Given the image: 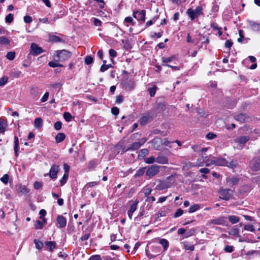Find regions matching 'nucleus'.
Masks as SVG:
<instances>
[{
    "label": "nucleus",
    "instance_id": "f257e3e1",
    "mask_svg": "<svg viewBox=\"0 0 260 260\" xmlns=\"http://www.w3.org/2000/svg\"><path fill=\"white\" fill-rule=\"evenodd\" d=\"M56 55L54 57V60L56 61L62 62L68 59L71 55V53L66 50L56 51Z\"/></svg>",
    "mask_w": 260,
    "mask_h": 260
},
{
    "label": "nucleus",
    "instance_id": "f03ea898",
    "mask_svg": "<svg viewBox=\"0 0 260 260\" xmlns=\"http://www.w3.org/2000/svg\"><path fill=\"white\" fill-rule=\"evenodd\" d=\"M175 180L174 176L171 175L167 177L165 180L161 181L160 184L157 186L159 189H164L168 188H170L174 185Z\"/></svg>",
    "mask_w": 260,
    "mask_h": 260
},
{
    "label": "nucleus",
    "instance_id": "7ed1b4c3",
    "mask_svg": "<svg viewBox=\"0 0 260 260\" xmlns=\"http://www.w3.org/2000/svg\"><path fill=\"white\" fill-rule=\"evenodd\" d=\"M203 8L201 6H199L196 7L195 10L188 9L186 13L190 18L191 20H193L195 18H198L202 13Z\"/></svg>",
    "mask_w": 260,
    "mask_h": 260
},
{
    "label": "nucleus",
    "instance_id": "20e7f679",
    "mask_svg": "<svg viewBox=\"0 0 260 260\" xmlns=\"http://www.w3.org/2000/svg\"><path fill=\"white\" fill-rule=\"evenodd\" d=\"M161 167V166L156 165L148 167L146 172V175L148 176L149 178H152L159 172Z\"/></svg>",
    "mask_w": 260,
    "mask_h": 260
},
{
    "label": "nucleus",
    "instance_id": "39448f33",
    "mask_svg": "<svg viewBox=\"0 0 260 260\" xmlns=\"http://www.w3.org/2000/svg\"><path fill=\"white\" fill-rule=\"evenodd\" d=\"M226 160L224 158L218 157V158H214L213 160H212L210 162H208L207 160H206V166H210L211 165H215V166H224L226 165Z\"/></svg>",
    "mask_w": 260,
    "mask_h": 260
},
{
    "label": "nucleus",
    "instance_id": "423d86ee",
    "mask_svg": "<svg viewBox=\"0 0 260 260\" xmlns=\"http://www.w3.org/2000/svg\"><path fill=\"white\" fill-rule=\"evenodd\" d=\"M232 190L230 189H221L219 191V198L225 200H229L232 195Z\"/></svg>",
    "mask_w": 260,
    "mask_h": 260
},
{
    "label": "nucleus",
    "instance_id": "0eeeda50",
    "mask_svg": "<svg viewBox=\"0 0 260 260\" xmlns=\"http://www.w3.org/2000/svg\"><path fill=\"white\" fill-rule=\"evenodd\" d=\"M59 171V166L56 164H53L50 170L48 173L45 174V176L49 175L50 177L52 179H55L57 178V174Z\"/></svg>",
    "mask_w": 260,
    "mask_h": 260
},
{
    "label": "nucleus",
    "instance_id": "6e6552de",
    "mask_svg": "<svg viewBox=\"0 0 260 260\" xmlns=\"http://www.w3.org/2000/svg\"><path fill=\"white\" fill-rule=\"evenodd\" d=\"M210 224H216V225H226L227 221L226 217L224 216H220L217 218L211 220L209 221Z\"/></svg>",
    "mask_w": 260,
    "mask_h": 260
},
{
    "label": "nucleus",
    "instance_id": "1a4fd4ad",
    "mask_svg": "<svg viewBox=\"0 0 260 260\" xmlns=\"http://www.w3.org/2000/svg\"><path fill=\"white\" fill-rule=\"evenodd\" d=\"M30 53L33 55H38L43 52L42 48L35 43H32L30 46Z\"/></svg>",
    "mask_w": 260,
    "mask_h": 260
},
{
    "label": "nucleus",
    "instance_id": "9d476101",
    "mask_svg": "<svg viewBox=\"0 0 260 260\" xmlns=\"http://www.w3.org/2000/svg\"><path fill=\"white\" fill-rule=\"evenodd\" d=\"M249 139V136H241L235 138L234 141L235 143L238 144L240 146L242 147Z\"/></svg>",
    "mask_w": 260,
    "mask_h": 260
},
{
    "label": "nucleus",
    "instance_id": "9b49d317",
    "mask_svg": "<svg viewBox=\"0 0 260 260\" xmlns=\"http://www.w3.org/2000/svg\"><path fill=\"white\" fill-rule=\"evenodd\" d=\"M250 167L253 171H257L260 170V159H252L250 162Z\"/></svg>",
    "mask_w": 260,
    "mask_h": 260
},
{
    "label": "nucleus",
    "instance_id": "f8f14e48",
    "mask_svg": "<svg viewBox=\"0 0 260 260\" xmlns=\"http://www.w3.org/2000/svg\"><path fill=\"white\" fill-rule=\"evenodd\" d=\"M16 189L18 193L20 194V195H26L27 194L30 189L27 188L24 185H22L21 184H18L16 186Z\"/></svg>",
    "mask_w": 260,
    "mask_h": 260
},
{
    "label": "nucleus",
    "instance_id": "ddd939ff",
    "mask_svg": "<svg viewBox=\"0 0 260 260\" xmlns=\"http://www.w3.org/2000/svg\"><path fill=\"white\" fill-rule=\"evenodd\" d=\"M145 11H135L133 12V17L138 20L145 21Z\"/></svg>",
    "mask_w": 260,
    "mask_h": 260
},
{
    "label": "nucleus",
    "instance_id": "4468645a",
    "mask_svg": "<svg viewBox=\"0 0 260 260\" xmlns=\"http://www.w3.org/2000/svg\"><path fill=\"white\" fill-rule=\"evenodd\" d=\"M152 251L156 254L155 255L152 254L149 252L148 249L146 248L145 251L146 255L149 258H153L155 257L156 255L159 254L160 252V248L158 246H154L152 247Z\"/></svg>",
    "mask_w": 260,
    "mask_h": 260
},
{
    "label": "nucleus",
    "instance_id": "2eb2a0df",
    "mask_svg": "<svg viewBox=\"0 0 260 260\" xmlns=\"http://www.w3.org/2000/svg\"><path fill=\"white\" fill-rule=\"evenodd\" d=\"M152 119V117L150 115V114H147L140 118L139 122L141 125H144L150 122Z\"/></svg>",
    "mask_w": 260,
    "mask_h": 260
},
{
    "label": "nucleus",
    "instance_id": "dca6fc26",
    "mask_svg": "<svg viewBox=\"0 0 260 260\" xmlns=\"http://www.w3.org/2000/svg\"><path fill=\"white\" fill-rule=\"evenodd\" d=\"M56 220L59 224L58 227L59 228H63L66 226L67 224V220L62 215H58Z\"/></svg>",
    "mask_w": 260,
    "mask_h": 260
},
{
    "label": "nucleus",
    "instance_id": "f3484780",
    "mask_svg": "<svg viewBox=\"0 0 260 260\" xmlns=\"http://www.w3.org/2000/svg\"><path fill=\"white\" fill-rule=\"evenodd\" d=\"M124 86L126 89L131 91L134 88L135 84L133 81L130 80L124 82Z\"/></svg>",
    "mask_w": 260,
    "mask_h": 260
},
{
    "label": "nucleus",
    "instance_id": "a211bd4d",
    "mask_svg": "<svg viewBox=\"0 0 260 260\" xmlns=\"http://www.w3.org/2000/svg\"><path fill=\"white\" fill-rule=\"evenodd\" d=\"M234 117H235V119L237 121H239L241 123H243V122H245L246 119L247 118L245 114H242V113H240V114L235 115Z\"/></svg>",
    "mask_w": 260,
    "mask_h": 260
},
{
    "label": "nucleus",
    "instance_id": "6ab92c4d",
    "mask_svg": "<svg viewBox=\"0 0 260 260\" xmlns=\"http://www.w3.org/2000/svg\"><path fill=\"white\" fill-rule=\"evenodd\" d=\"M226 182L229 183L230 186H233L237 184L239 182V179L237 177H228L226 178Z\"/></svg>",
    "mask_w": 260,
    "mask_h": 260
},
{
    "label": "nucleus",
    "instance_id": "aec40b11",
    "mask_svg": "<svg viewBox=\"0 0 260 260\" xmlns=\"http://www.w3.org/2000/svg\"><path fill=\"white\" fill-rule=\"evenodd\" d=\"M156 162L160 164H167L168 163V159L165 156H158L156 158Z\"/></svg>",
    "mask_w": 260,
    "mask_h": 260
},
{
    "label": "nucleus",
    "instance_id": "412c9836",
    "mask_svg": "<svg viewBox=\"0 0 260 260\" xmlns=\"http://www.w3.org/2000/svg\"><path fill=\"white\" fill-rule=\"evenodd\" d=\"M45 244L47 249L50 251H53L56 247V243L54 241H47L45 242Z\"/></svg>",
    "mask_w": 260,
    "mask_h": 260
},
{
    "label": "nucleus",
    "instance_id": "4be33fe9",
    "mask_svg": "<svg viewBox=\"0 0 260 260\" xmlns=\"http://www.w3.org/2000/svg\"><path fill=\"white\" fill-rule=\"evenodd\" d=\"M152 144L155 150H158L160 147L161 140L158 138L154 139L152 141Z\"/></svg>",
    "mask_w": 260,
    "mask_h": 260
},
{
    "label": "nucleus",
    "instance_id": "5701e85b",
    "mask_svg": "<svg viewBox=\"0 0 260 260\" xmlns=\"http://www.w3.org/2000/svg\"><path fill=\"white\" fill-rule=\"evenodd\" d=\"M15 154L16 156H18V151L19 150V140L17 136L14 137V147Z\"/></svg>",
    "mask_w": 260,
    "mask_h": 260
},
{
    "label": "nucleus",
    "instance_id": "b1692460",
    "mask_svg": "<svg viewBox=\"0 0 260 260\" xmlns=\"http://www.w3.org/2000/svg\"><path fill=\"white\" fill-rule=\"evenodd\" d=\"M34 125L36 128H40L43 126V120L41 118L39 117L35 119Z\"/></svg>",
    "mask_w": 260,
    "mask_h": 260
},
{
    "label": "nucleus",
    "instance_id": "393cba45",
    "mask_svg": "<svg viewBox=\"0 0 260 260\" xmlns=\"http://www.w3.org/2000/svg\"><path fill=\"white\" fill-rule=\"evenodd\" d=\"M21 75V72L16 69H13L10 73V76L12 78H18Z\"/></svg>",
    "mask_w": 260,
    "mask_h": 260
},
{
    "label": "nucleus",
    "instance_id": "a878e982",
    "mask_svg": "<svg viewBox=\"0 0 260 260\" xmlns=\"http://www.w3.org/2000/svg\"><path fill=\"white\" fill-rule=\"evenodd\" d=\"M228 219L232 224L238 223L240 220V218L235 215H230L228 217Z\"/></svg>",
    "mask_w": 260,
    "mask_h": 260
},
{
    "label": "nucleus",
    "instance_id": "bb28decb",
    "mask_svg": "<svg viewBox=\"0 0 260 260\" xmlns=\"http://www.w3.org/2000/svg\"><path fill=\"white\" fill-rule=\"evenodd\" d=\"M250 26L251 29L253 31H258L260 29V24L254 22H250Z\"/></svg>",
    "mask_w": 260,
    "mask_h": 260
},
{
    "label": "nucleus",
    "instance_id": "cd10ccee",
    "mask_svg": "<svg viewBox=\"0 0 260 260\" xmlns=\"http://www.w3.org/2000/svg\"><path fill=\"white\" fill-rule=\"evenodd\" d=\"M200 208H201L200 205H199V204L193 205L189 207V210H188V212L190 213H193V212L198 211V210H199Z\"/></svg>",
    "mask_w": 260,
    "mask_h": 260
},
{
    "label": "nucleus",
    "instance_id": "c85d7f7f",
    "mask_svg": "<svg viewBox=\"0 0 260 260\" xmlns=\"http://www.w3.org/2000/svg\"><path fill=\"white\" fill-rule=\"evenodd\" d=\"M65 135L63 133H58L55 137L56 143H60L63 141L65 139Z\"/></svg>",
    "mask_w": 260,
    "mask_h": 260
},
{
    "label": "nucleus",
    "instance_id": "c756f323",
    "mask_svg": "<svg viewBox=\"0 0 260 260\" xmlns=\"http://www.w3.org/2000/svg\"><path fill=\"white\" fill-rule=\"evenodd\" d=\"M159 243L162 246L164 251L167 250L169 246V242L165 239H161L159 240Z\"/></svg>",
    "mask_w": 260,
    "mask_h": 260
},
{
    "label": "nucleus",
    "instance_id": "7c9ffc66",
    "mask_svg": "<svg viewBox=\"0 0 260 260\" xmlns=\"http://www.w3.org/2000/svg\"><path fill=\"white\" fill-rule=\"evenodd\" d=\"M175 59V56H172L169 57H162L161 58V60H162V62L164 63V64H167L166 63H167L168 62H170L171 61H173Z\"/></svg>",
    "mask_w": 260,
    "mask_h": 260
},
{
    "label": "nucleus",
    "instance_id": "2f4dec72",
    "mask_svg": "<svg viewBox=\"0 0 260 260\" xmlns=\"http://www.w3.org/2000/svg\"><path fill=\"white\" fill-rule=\"evenodd\" d=\"M49 39L50 41L53 42H60L62 41V40L59 38V37L55 35H51L49 36Z\"/></svg>",
    "mask_w": 260,
    "mask_h": 260
},
{
    "label": "nucleus",
    "instance_id": "473e14b6",
    "mask_svg": "<svg viewBox=\"0 0 260 260\" xmlns=\"http://www.w3.org/2000/svg\"><path fill=\"white\" fill-rule=\"evenodd\" d=\"M229 234L230 235L238 236L239 235V230L236 228V226H234L229 231Z\"/></svg>",
    "mask_w": 260,
    "mask_h": 260
},
{
    "label": "nucleus",
    "instance_id": "72a5a7b5",
    "mask_svg": "<svg viewBox=\"0 0 260 260\" xmlns=\"http://www.w3.org/2000/svg\"><path fill=\"white\" fill-rule=\"evenodd\" d=\"M142 145V143H141L139 142H136L133 143L131 147L128 149L129 150H135L139 148L141 145Z\"/></svg>",
    "mask_w": 260,
    "mask_h": 260
},
{
    "label": "nucleus",
    "instance_id": "f704fd0d",
    "mask_svg": "<svg viewBox=\"0 0 260 260\" xmlns=\"http://www.w3.org/2000/svg\"><path fill=\"white\" fill-rule=\"evenodd\" d=\"M6 126L5 121L0 119V133H4L5 132Z\"/></svg>",
    "mask_w": 260,
    "mask_h": 260
},
{
    "label": "nucleus",
    "instance_id": "c9c22d12",
    "mask_svg": "<svg viewBox=\"0 0 260 260\" xmlns=\"http://www.w3.org/2000/svg\"><path fill=\"white\" fill-rule=\"evenodd\" d=\"M183 246L186 250L190 251L194 250V246L192 244H189L188 242H185L183 243Z\"/></svg>",
    "mask_w": 260,
    "mask_h": 260
},
{
    "label": "nucleus",
    "instance_id": "e433bc0d",
    "mask_svg": "<svg viewBox=\"0 0 260 260\" xmlns=\"http://www.w3.org/2000/svg\"><path fill=\"white\" fill-rule=\"evenodd\" d=\"M145 167L141 168L139 169L135 175V177H140L142 176L145 172Z\"/></svg>",
    "mask_w": 260,
    "mask_h": 260
},
{
    "label": "nucleus",
    "instance_id": "4c0bfd02",
    "mask_svg": "<svg viewBox=\"0 0 260 260\" xmlns=\"http://www.w3.org/2000/svg\"><path fill=\"white\" fill-rule=\"evenodd\" d=\"M0 44L2 45H8L10 44V41L5 36L0 37Z\"/></svg>",
    "mask_w": 260,
    "mask_h": 260
},
{
    "label": "nucleus",
    "instance_id": "58836bf2",
    "mask_svg": "<svg viewBox=\"0 0 260 260\" xmlns=\"http://www.w3.org/2000/svg\"><path fill=\"white\" fill-rule=\"evenodd\" d=\"M34 243L35 244L36 248L38 249H41L43 247V243L38 239H35L34 240Z\"/></svg>",
    "mask_w": 260,
    "mask_h": 260
},
{
    "label": "nucleus",
    "instance_id": "ea45409f",
    "mask_svg": "<svg viewBox=\"0 0 260 260\" xmlns=\"http://www.w3.org/2000/svg\"><path fill=\"white\" fill-rule=\"evenodd\" d=\"M39 214L40 215V219L41 220H43V221L44 222V223H46V220L45 218H44V216L46 214V210H45L44 209H41L39 212Z\"/></svg>",
    "mask_w": 260,
    "mask_h": 260
},
{
    "label": "nucleus",
    "instance_id": "a19ab883",
    "mask_svg": "<svg viewBox=\"0 0 260 260\" xmlns=\"http://www.w3.org/2000/svg\"><path fill=\"white\" fill-rule=\"evenodd\" d=\"M144 161L147 164H151L156 162V158L154 156H151L149 158H145Z\"/></svg>",
    "mask_w": 260,
    "mask_h": 260
},
{
    "label": "nucleus",
    "instance_id": "79ce46f5",
    "mask_svg": "<svg viewBox=\"0 0 260 260\" xmlns=\"http://www.w3.org/2000/svg\"><path fill=\"white\" fill-rule=\"evenodd\" d=\"M43 224L45 223L43 221V220H42V221L37 220L35 224V228L36 229H42L43 228Z\"/></svg>",
    "mask_w": 260,
    "mask_h": 260
},
{
    "label": "nucleus",
    "instance_id": "37998d69",
    "mask_svg": "<svg viewBox=\"0 0 260 260\" xmlns=\"http://www.w3.org/2000/svg\"><path fill=\"white\" fill-rule=\"evenodd\" d=\"M138 201H136V202L134 204H132L131 206V208L128 211H129L131 213H134L137 208V205L138 204Z\"/></svg>",
    "mask_w": 260,
    "mask_h": 260
},
{
    "label": "nucleus",
    "instance_id": "c03bdc74",
    "mask_svg": "<svg viewBox=\"0 0 260 260\" xmlns=\"http://www.w3.org/2000/svg\"><path fill=\"white\" fill-rule=\"evenodd\" d=\"M13 15L11 13H10L6 16L5 18V20L7 23H11L13 21Z\"/></svg>",
    "mask_w": 260,
    "mask_h": 260
},
{
    "label": "nucleus",
    "instance_id": "a18cd8bd",
    "mask_svg": "<svg viewBox=\"0 0 260 260\" xmlns=\"http://www.w3.org/2000/svg\"><path fill=\"white\" fill-rule=\"evenodd\" d=\"M8 81V77L7 76H3L0 79V86L5 85Z\"/></svg>",
    "mask_w": 260,
    "mask_h": 260
},
{
    "label": "nucleus",
    "instance_id": "49530a36",
    "mask_svg": "<svg viewBox=\"0 0 260 260\" xmlns=\"http://www.w3.org/2000/svg\"><path fill=\"white\" fill-rule=\"evenodd\" d=\"M244 230L245 231H250L252 232H254L255 231L254 227L250 224H246L244 226Z\"/></svg>",
    "mask_w": 260,
    "mask_h": 260
},
{
    "label": "nucleus",
    "instance_id": "de8ad7c7",
    "mask_svg": "<svg viewBox=\"0 0 260 260\" xmlns=\"http://www.w3.org/2000/svg\"><path fill=\"white\" fill-rule=\"evenodd\" d=\"M237 162L235 161L232 160L231 162H228L226 161V165H225V166H227L231 168H234L237 166Z\"/></svg>",
    "mask_w": 260,
    "mask_h": 260
},
{
    "label": "nucleus",
    "instance_id": "09e8293b",
    "mask_svg": "<svg viewBox=\"0 0 260 260\" xmlns=\"http://www.w3.org/2000/svg\"><path fill=\"white\" fill-rule=\"evenodd\" d=\"M63 117L68 122L71 121L72 119V116L69 112H64L63 114Z\"/></svg>",
    "mask_w": 260,
    "mask_h": 260
},
{
    "label": "nucleus",
    "instance_id": "8fccbe9b",
    "mask_svg": "<svg viewBox=\"0 0 260 260\" xmlns=\"http://www.w3.org/2000/svg\"><path fill=\"white\" fill-rule=\"evenodd\" d=\"M6 57L8 59L12 60L15 57V53L14 52H9L7 53Z\"/></svg>",
    "mask_w": 260,
    "mask_h": 260
},
{
    "label": "nucleus",
    "instance_id": "3c124183",
    "mask_svg": "<svg viewBox=\"0 0 260 260\" xmlns=\"http://www.w3.org/2000/svg\"><path fill=\"white\" fill-rule=\"evenodd\" d=\"M68 177V174H64L60 180V185L61 186L63 185L67 182V179Z\"/></svg>",
    "mask_w": 260,
    "mask_h": 260
},
{
    "label": "nucleus",
    "instance_id": "603ef678",
    "mask_svg": "<svg viewBox=\"0 0 260 260\" xmlns=\"http://www.w3.org/2000/svg\"><path fill=\"white\" fill-rule=\"evenodd\" d=\"M239 35L240 36V37L238 39L237 41L239 43H241L242 42L243 39H244V31L241 29L239 30Z\"/></svg>",
    "mask_w": 260,
    "mask_h": 260
},
{
    "label": "nucleus",
    "instance_id": "864d4df0",
    "mask_svg": "<svg viewBox=\"0 0 260 260\" xmlns=\"http://www.w3.org/2000/svg\"><path fill=\"white\" fill-rule=\"evenodd\" d=\"M93 58L91 56H87L85 58V63L89 65L93 62Z\"/></svg>",
    "mask_w": 260,
    "mask_h": 260
},
{
    "label": "nucleus",
    "instance_id": "5fc2aeb1",
    "mask_svg": "<svg viewBox=\"0 0 260 260\" xmlns=\"http://www.w3.org/2000/svg\"><path fill=\"white\" fill-rule=\"evenodd\" d=\"M9 176L8 174H5L3 177L1 178V180L4 184H6L8 182Z\"/></svg>",
    "mask_w": 260,
    "mask_h": 260
},
{
    "label": "nucleus",
    "instance_id": "6e6d98bb",
    "mask_svg": "<svg viewBox=\"0 0 260 260\" xmlns=\"http://www.w3.org/2000/svg\"><path fill=\"white\" fill-rule=\"evenodd\" d=\"M123 101V96L121 95H119L116 97V103L117 104H121Z\"/></svg>",
    "mask_w": 260,
    "mask_h": 260
},
{
    "label": "nucleus",
    "instance_id": "4d7b16f0",
    "mask_svg": "<svg viewBox=\"0 0 260 260\" xmlns=\"http://www.w3.org/2000/svg\"><path fill=\"white\" fill-rule=\"evenodd\" d=\"M183 213V211L181 209L179 208L177 210L176 212L174 214V217L177 218V217H178L181 216Z\"/></svg>",
    "mask_w": 260,
    "mask_h": 260
},
{
    "label": "nucleus",
    "instance_id": "13d9d810",
    "mask_svg": "<svg viewBox=\"0 0 260 260\" xmlns=\"http://www.w3.org/2000/svg\"><path fill=\"white\" fill-rule=\"evenodd\" d=\"M156 88L157 87L155 86H154L153 87L148 89V91L151 96H153L154 95Z\"/></svg>",
    "mask_w": 260,
    "mask_h": 260
},
{
    "label": "nucleus",
    "instance_id": "bf43d9fd",
    "mask_svg": "<svg viewBox=\"0 0 260 260\" xmlns=\"http://www.w3.org/2000/svg\"><path fill=\"white\" fill-rule=\"evenodd\" d=\"M224 250L226 252L231 253L234 251V247L231 245H226L224 247Z\"/></svg>",
    "mask_w": 260,
    "mask_h": 260
},
{
    "label": "nucleus",
    "instance_id": "052dcab7",
    "mask_svg": "<svg viewBox=\"0 0 260 260\" xmlns=\"http://www.w3.org/2000/svg\"><path fill=\"white\" fill-rule=\"evenodd\" d=\"M62 123L60 121H57L54 123V127L56 130H60L61 128Z\"/></svg>",
    "mask_w": 260,
    "mask_h": 260
},
{
    "label": "nucleus",
    "instance_id": "680f3d73",
    "mask_svg": "<svg viewBox=\"0 0 260 260\" xmlns=\"http://www.w3.org/2000/svg\"><path fill=\"white\" fill-rule=\"evenodd\" d=\"M124 23H131L133 25H134L133 19L132 17H127L124 19Z\"/></svg>",
    "mask_w": 260,
    "mask_h": 260
},
{
    "label": "nucleus",
    "instance_id": "e2e57ef3",
    "mask_svg": "<svg viewBox=\"0 0 260 260\" xmlns=\"http://www.w3.org/2000/svg\"><path fill=\"white\" fill-rule=\"evenodd\" d=\"M143 192L144 193V195L145 197H148V196L151 193L152 191V189L150 188H147L145 189H144Z\"/></svg>",
    "mask_w": 260,
    "mask_h": 260
},
{
    "label": "nucleus",
    "instance_id": "0e129e2a",
    "mask_svg": "<svg viewBox=\"0 0 260 260\" xmlns=\"http://www.w3.org/2000/svg\"><path fill=\"white\" fill-rule=\"evenodd\" d=\"M111 112L114 115H117L119 114V110L117 107H114L111 109Z\"/></svg>",
    "mask_w": 260,
    "mask_h": 260
},
{
    "label": "nucleus",
    "instance_id": "69168bd1",
    "mask_svg": "<svg viewBox=\"0 0 260 260\" xmlns=\"http://www.w3.org/2000/svg\"><path fill=\"white\" fill-rule=\"evenodd\" d=\"M34 188L36 189H39L42 186V183L40 182L36 181L34 184Z\"/></svg>",
    "mask_w": 260,
    "mask_h": 260
},
{
    "label": "nucleus",
    "instance_id": "338daca9",
    "mask_svg": "<svg viewBox=\"0 0 260 260\" xmlns=\"http://www.w3.org/2000/svg\"><path fill=\"white\" fill-rule=\"evenodd\" d=\"M24 21L26 23H29L32 21V19L29 16H25L24 17Z\"/></svg>",
    "mask_w": 260,
    "mask_h": 260
},
{
    "label": "nucleus",
    "instance_id": "774afa93",
    "mask_svg": "<svg viewBox=\"0 0 260 260\" xmlns=\"http://www.w3.org/2000/svg\"><path fill=\"white\" fill-rule=\"evenodd\" d=\"M90 260H102L99 255H92L90 257Z\"/></svg>",
    "mask_w": 260,
    "mask_h": 260
}]
</instances>
